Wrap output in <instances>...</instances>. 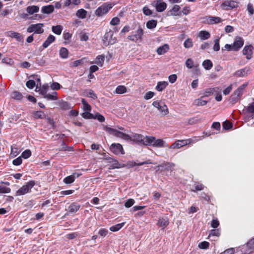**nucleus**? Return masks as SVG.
Here are the masks:
<instances>
[{
	"label": "nucleus",
	"mask_w": 254,
	"mask_h": 254,
	"mask_svg": "<svg viewBox=\"0 0 254 254\" xmlns=\"http://www.w3.org/2000/svg\"><path fill=\"white\" fill-rule=\"evenodd\" d=\"M112 152L116 155L124 154L125 153L123 146L120 143H113L110 146Z\"/></svg>",
	"instance_id": "11"
},
{
	"label": "nucleus",
	"mask_w": 254,
	"mask_h": 254,
	"mask_svg": "<svg viewBox=\"0 0 254 254\" xmlns=\"http://www.w3.org/2000/svg\"><path fill=\"white\" fill-rule=\"evenodd\" d=\"M143 35V30L142 28L139 26L137 29L135 31L134 33L131 35H129L127 37L128 39L137 42L138 41H141L142 36Z\"/></svg>",
	"instance_id": "8"
},
{
	"label": "nucleus",
	"mask_w": 254,
	"mask_h": 254,
	"mask_svg": "<svg viewBox=\"0 0 254 254\" xmlns=\"http://www.w3.org/2000/svg\"><path fill=\"white\" fill-rule=\"evenodd\" d=\"M232 127V124L228 121H225L223 123V127L225 129H229Z\"/></svg>",
	"instance_id": "62"
},
{
	"label": "nucleus",
	"mask_w": 254,
	"mask_h": 254,
	"mask_svg": "<svg viewBox=\"0 0 254 254\" xmlns=\"http://www.w3.org/2000/svg\"><path fill=\"white\" fill-rule=\"evenodd\" d=\"M152 105L157 108L162 115L166 116L169 114L168 109L163 101L160 100L154 101Z\"/></svg>",
	"instance_id": "5"
},
{
	"label": "nucleus",
	"mask_w": 254,
	"mask_h": 254,
	"mask_svg": "<svg viewBox=\"0 0 254 254\" xmlns=\"http://www.w3.org/2000/svg\"><path fill=\"white\" fill-rule=\"evenodd\" d=\"M199 36L202 40H205L208 39L210 37V34L206 31H201L199 32Z\"/></svg>",
	"instance_id": "37"
},
{
	"label": "nucleus",
	"mask_w": 254,
	"mask_h": 254,
	"mask_svg": "<svg viewBox=\"0 0 254 254\" xmlns=\"http://www.w3.org/2000/svg\"><path fill=\"white\" fill-rule=\"evenodd\" d=\"M168 84L167 82L159 81L157 83L155 89L158 91H162L167 86Z\"/></svg>",
	"instance_id": "26"
},
{
	"label": "nucleus",
	"mask_w": 254,
	"mask_h": 254,
	"mask_svg": "<svg viewBox=\"0 0 254 254\" xmlns=\"http://www.w3.org/2000/svg\"><path fill=\"white\" fill-rule=\"evenodd\" d=\"M5 35L12 38H15L17 41L23 42V38L20 33L13 31H9L5 33Z\"/></svg>",
	"instance_id": "10"
},
{
	"label": "nucleus",
	"mask_w": 254,
	"mask_h": 254,
	"mask_svg": "<svg viewBox=\"0 0 254 254\" xmlns=\"http://www.w3.org/2000/svg\"><path fill=\"white\" fill-rule=\"evenodd\" d=\"M247 86V83H244L235 90L230 98V101L232 104H235L241 100L244 90Z\"/></svg>",
	"instance_id": "2"
},
{
	"label": "nucleus",
	"mask_w": 254,
	"mask_h": 254,
	"mask_svg": "<svg viewBox=\"0 0 254 254\" xmlns=\"http://www.w3.org/2000/svg\"><path fill=\"white\" fill-rule=\"evenodd\" d=\"M22 162V160L21 157H19L15 159H14L12 161V163L15 166H18L20 165Z\"/></svg>",
	"instance_id": "60"
},
{
	"label": "nucleus",
	"mask_w": 254,
	"mask_h": 254,
	"mask_svg": "<svg viewBox=\"0 0 254 254\" xmlns=\"http://www.w3.org/2000/svg\"><path fill=\"white\" fill-rule=\"evenodd\" d=\"M75 180V177L73 175H70L65 177L64 180V182L66 184H70L73 183Z\"/></svg>",
	"instance_id": "45"
},
{
	"label": "nucleus",
	"mask_w": 254,
	"mask_h": 254,
	"mask_svg": "<svg viewBox=\"0 0 254 254\" xmlns=\"http://www.w3.org/2000/svg\"><path fill=\"white\" fill-rule=\"evenodd\" d=\"M10 189L8 187H4L0 184V193H7L10 192Z\"/></svg>",
	"instance_id": "51"
},
{
	"label": "nucleus",
	"mask_w": 254,
	"mask_h": 254,
	"mask_svg": "<svg viewBox=\"0 0 254 254\" xmlns=\"http://www.w3.org/2000/svg\"><path fill=\"white\" fill-rule=\"evenodd\" d=\"M19 153L18 149L17 148L11 147L10 155L12 157H16Z\"/></svg>",
	"instance_id": "57"
},
{
	"label": "nucleus",
	"mask_w": 254,
	"mask_h": 254,
	"mask_svg": "<svg viewBox=\"0 0 254 254\" xmlns=\"http://www.w3.org/2000/svg\"><path fill=\"white\" fill-rule=\"evenodd\" d=\"M205 18L206 19V22L209 24H217L221 21V19L219 17L208 16Z\"/></svg>",
	"instance_id": "20"
},
{
	"label": "nucleus",
	"mask_w": 254,
	"mask_h": 254,
	"mask_svg": "<svg viewBox=\"0 0 254 254\" xmlns=\"http://www.w3.org/2000/svg\"><path fill=\"white\" fill-rule=\"evenodd\" d=\"M114 32L112 30H109L106 32L102 39L103 43L105 46L110 44L113 45L116 42L115 37H113Z\"/></svg>",
	"instance_id": "6"
},
{
	"label": "nucleus",
	"mask_w": 254,
	"mask_h": 254,
	"mask_svg": "<svg viewBox=\"0 0 254 254\" xmlns=\"http://www.w3.org/2000/svg\"><path fill=\"white\" fill-rule=\"evenodd\" d=\"M190 143V140H177L174 143H173L169 147V148L171 149H175V148H180L182 147H183Z\"/></svg>",
	"instance_id": "13"
},
{
	"label": "nucleus",
	"mask_w": 254,
	"mask_h": 254,
	"mask_svg": "<svg viewBox=\"0 0 254 254\" xmlns=\"http://www.w3.org/2000/svg\"><path fill=\"white\" fill-rule=\"evenodd\" d=\"M154 6L156 11L158 12H162L164 11L167 7V4L163 1L162 0H156L154 1Z\"/></svg>",
	"instance_id": "14"
},
{
	"label": "nucleus",
	"mask_w": 254,
	"mask_h": 254,
	"mask_svg": "<svg viewBox=\"0 0 254 254\" xmlns=\"http://www.w3.org/2000/svg\"><path fill=\"white\" fill-rule=\"evenodd\" d=\"M85 60V58H82L80 60L74 61L71 64V66L73 67H76L80 64H83Z\"/></svg>",
	"instance_id": "47"
},
{
	"label": "nucleus",
	"mask_w": 254,
	"mask_h": 254,
	"mask_svg": "<svg viewBox=\"0 0 254 254\" xmlns=\"http://www.w3.org/2000/svg\"><path fill=\"white\" fill-rule=\"evenodd\" d=\"M145 145H152L155 147H163L168 146L167 145H165V142L162 139H156L155 137L150 136H146Z\"/></svg>",
	"instance_id": "3"
},
{
	"label": "nucleus",
	"mask_w": 254,
	"mask_h": 254,
	"mask_svg": "<svg viewBox=\"0 0 254 254\" xmlns=\"http://www.w3.org/2000/svg\"><path fill=\"white\" fill-rule=\"evenodd\" d=\"M63 30V27L61 25L53 26L52 31L57 35H60Z\"/></svg>",
	"instance_id": "33"
},
{
	"label": "nucleus",
	"mask_w": 254,
	"mask_h": 254,
	"mask_svg": "<svg viewBox=\"0 0 254 254\" xmlns=\"http://www.w3.org/2000/svg\"><path fill=\"white\" fill-rule=\"evenodd\" d=\"M81 102L83 104V109L86 111H90L91 110V106L83 98L81 99Z\"/></svg>",
	"instance_id": "40"
},
{
	"label": "nucleus",
	"mask_w": 254,
	"mask_h": 254,
	"mask_svg": "<svg viewBox=\"0 0 254 254\" xmlns=\"http://www.w3.org/2000/svg\"><path fill=\"white\" fill-rule=\"evenodd\" d=\"M59 54L62 58L66 59L68 56V50L65 48H62L60 50Z\"/></svg>",
	"instance_id": "31"
},
{
	"label": "nucleus",
	"mask_w": 254,
	"mask_h": 254,
	"mask_svg": "<svg viewBox=\"0 0 254 254\" xmlns=\"http://www.w3.org/2000/svg\"><path fill=\"white\" fill-rule=\"evenodd\" d=\"M36 85V82L34 81V80L30 79L27 81L26 83V85L27 88L29 89H33Z\"/></svg>",
	"instance_id": "50"
},
{
	"label": "nucleus",
	"mask_w": 254,
	"mask_h": 254,
	"mask_svg": "<svg viewBox=\"0 0 254 254\" xmlns=\"http://www.w3.org/2000/svg\"><path fill=\"white\" fill-rule=\"evenodd\" d=\"M253 47L252 45L246 46L243 50V54L246 56L248 60L252 58Z\"/></svg>",
	"instance_id": "17"
},
{
	"label": "nucleus",
	"mask_w": 254,
	"mask_h": 254,
	"mask_svg": "<svg viewBox=\"0 0 254 254\" xmlns=\"http://www.w3.org/2000/svg\"><path fill=\"white\" fill-rule=\"evenodd\" d=\"M59 106L62 110H69L71 108L70 104L65 101H61L59 102Z\"/></svg>",
	"instance_id": "28"
},
{
	"label": "nucleus",
	"mask_w": 254,
	"mask_h": 254,
	"mask_svg": "<svg viewBox=\"0 0 254 254\" xmlns=\"http://www.w3.org/2000/svg\"><path fill=\"white\" fill-rule=\"evenodd\" d=\"M134 203V200L133 199H128L125 203V206L127 208H129L132 206Z\"/></svg>",
	"instance_id": "59"
},
{
	"label": "nucleus",
	"mask_w": 254,
	"mask_h": 254,
	"mask_svg": "<svg viewBox=\"0 0 254 254\" xmlns=\"http://www.w3.org/2000/svg\"><path fill=\"white\" fill-rule=\"evenodd\" d=\"M237 6L236 1L233 0H227L224 1L221 4V7L224 10H228Z\"/></svg>",
	"instance_id": "12"
},
{
	"label": "nucleus",
	"mask_w": 254,
	"mask_h": 254,
	"mask_svg": "<svg viewBox=\"0 0 254 254\" xmlns=\"http://www.w3.org/2000/svg\"><path fill=\"white\" fill-rule=\"evenodd\" d=\"M143 12L145 15H150L152 13L151 10L147 6H144L143 8Z\"/></svg>",
	"instance_id": "64"
},
{
	"label": "nucleus",
	"mask_w": 254,
	"mask_h": 254,
	"mask_svg": "<svg viewBox=\"0 0 254 254\" xmlns=\"http://www.w3.org/2000/svg\"><path fill=\"white\" fill-rule=\"evenodd\" d=\"M80 207V204L77 202H73L68 207L67 211L71 213H75L79 209Z\"/></svg>",
	"instance_id": "21"
},
{
	"label": "nucleus",
	"mask_w": 254,
	"mask_h": 254,
	"mask_svg": "<svg viewBox=\"0 0 254 254\" xmlns=\"http://www.w3.org/2000/svg\"><path fill=\"white\" fill-rule=\"evenodd\" d=\"M151 162H150V160H147L146 161L140 162L138 163H136L134 161H130L128 163L127 165H128L130 167H133L135 166H141L144 164H150Z\"/></svg>",
	"instance_id": "30"
},
{
	"label": "nucleus",
	"mask_w": 254,
	"mask_h": 254,
	"mask_svg": "<svg viewBox=\"0 0 254 254\" xmlns=\"http://www.w3.org/2000/svg\"><path fill=\"white\" fill-rule=\"evenodd\" d=\"M45 98L49 100H58L57 93L53 92L52 94H47V95H45Z\"/></svg>",
	"instance_id": "41"
},
{
	"label": "nucleus",
	"mask_w": 254,
	"mask_h": 254,
	"mask_svg": "<svg viewBox=\"0 0 254 254\" xmlns=\"http://www.w3.org/2000/svg\"><path fill=\"white\" fill-rule=\"evenodd\" d=\"M55 40V37L52 35H49L43 44V47L47 48L51 43Z\"/></svg>",
	"instance_id": "23"
},
{
	"label": "nucleus",
	"mask_w": 254,
	"mask_h": 254,
	"mask_svg": "<svg viewBox=\"0 0 254 254\" xmlns=\"http://www.w3.org/2000/svg\"><path fill=\"white\" fill-rule=\"evenodd\" d=\"M31 151L30 150H26L22 153L20 157L23 158L24 159H27L31 156Z\"/></svg>",
	"instance_id": "54"
},
{
	"label": "nucleus",
	"mask_w": 254,
	"mask_h": 254,
	"mask_svg": "<svg viewBox=\"0 0 254 254\" xmlns=\"http://www.w3.org/2000/svg\"><path fill=\"white\" fill-rule=\"evenodd\" d=\"M11 97L15 100H21L22 98V95L18 91H14L11 93Z\"/></svg>",
	"instance_id": "39"
},
{
	"label": "nucleus",
	"mask_w": 254,
	"mask_h": 254,
	"mask_svg": "<svg viewBox=\"0 0 254 254\" xmlns=\"http://www.w3.org/2000/svg\"><path fill=\"white\" fill-rule=\"evenodd\" d=\"M87 14V11L83 9H79L77 12H76V16L80 18H84Z\"/></svg>",
	"instance_id": "43"
},
{
	"label": "nucleus",
	"mask_w": 254,
	"mask_h": 254,
	"mask_svg": "<svg viewBox=\"0 0 254 254\" xmlns=\"http://www.w3.org/2000/svg\"><path fill=\"white\" fill-rule=\"evenodd\" d=\"M245 108H246L247 113L254 114V102Z\"/></svg>",
	"instance_id": "48"
},
{
	"label": "nucleus",
	"mask_w": 254,
	"mask_h": 254,
	"mask_svg": "<svg viewBox=\"0 0 254 254\" xmlns=\"http://www.w3.org/2000/svg\"><path fill=\"white\" fill-rule=\"evenodd\" d=\"M83 95L86 97H90L93 99H96L97 98V95L91 89L86 90L83 92Z\"/></svg>",
	"instance_id": "25"
},
{
	"label": "nucleus",
	"mask_w": 254,
	"mask_h": 254,
	"mask_svg": "<svg viewBox=\"0 0 254 254\" xmlns=\"http://www.w3.org/2000/svg\"><path fill=\"white\" fill-rule=\"evenodd\" d=\"M169 224V220L167 217L165 218H160L158 219L157 225L161 227L162 229L166 228Z\"/></svg>",
	"instance_id": "19"
},
{
	"label": "nucleus",
	"mask_w": 254,
	"mask_h": 254,
	"mask_svg": "<svg viewBox=\"0 0 254 254\" xmlns=\"http://www.w3.org/2000/svg\"><path fill=\"white\" fill-rule=\"evenodd\" d=\"M246 247L249 248L250 250L254 249V238L251 239L247 243Z\"/></svg>",
	"instance_id": "61"
},
{
	"label": "nucleus",
	"mask_w": 254,
	"mask_h": 254,
	"mask_svg": "<svg viewBox=\"0 0 254 254\" xmlns=\"http://www.w3.org/2000/svg\"><path fill=\"white\" fill-rule=\"evenodd\" d=\"M244 45V41L241 37H236L234 42L233 44L234 51H238Z\"/></svg>",
	"instance_id": "16"
},
{
	"label": "nucleus",
	"mask_w": 254,
	"mask_h": 254,
	"mask_svg": "<svg viewBox=\"0 0 254 254\" xmlns=\"http://www.w3.org/2000/svg\"><path fill=\"white\" fill-rule=\"evenodd\" d=\"M105 57L103 55L98 56L96 58V64L102 66L103 65Z\"/></svg>",
	"instance_id": "46"
},
{
	"label": "nucleus",
	"mask_w": 254,
	"mask_h": 254,
	"mask_svg": "<svg viewBox=\"0 0 254 254\" xmlns=\"http://www.w3.org/2000/svg\"><path fill=\"white\" fill-rule=\"evenodd\" d=\"M209 243L206 241H203L199 243L198 247L200 249H206L209 247Z\"/></svg>",
	"instance_id": "53"
},
{
	"label": "nucleus",
	"mask_w": 254,
	"mask_h": 254,
	"mask_svg": "<svg viewBox=\"0 0 254 254\" xmlns=\"http://www.w3.org/2000/svg\"><path fill=\"white\" fill-rule=\"evenodd\" d=\"M186 66L189 68H191L193 66V62L191 59H188L185 63Z\"/></svg>",
	"instance_id": "58"
},
{
	"label": "nucleus",
	"mask_w": 254,
	"mask_h": 254,
	"mask_svg": "<svg viewBox=\"0 0 254 254\" xmlns=\"http://www.w3.org/2000/svg\"><path fill=\"white\" fill-rule=\"evenodd\" d=\"M43 26L44 25L42 23L31 24L27 28V31L28 33L34 32L35 33L42 34L44 32Z\"/></svg>",
	"instance_id": "9"
},
{
	"label": "nucleus",
	"mask_w": 254,
	"mask_h": 254,
	"mask_svg": "<svg viewBox=\"0 0 254 254\" xmlns=\"http://www.w3.org/2000/svg\"><path fill=\"white\" fill-rule=\"evenodd\" d=\"M250 71L251 68L247 66L236 71L234 73V75L237 77H245L247 76L250 73Z\"/></svg>",
	"instance_id": "15"
},
{
	"label": "nucleus",
	"mask_w": 254,
	"mask_h": 254,
	"mask_svg": "<svg viewBox=\"0 0 254 254\" xmlns=\"http://www.w3.org/2000/svg\"><path fill=\"white\" fill-rule=\"evenodd\" d=\"M113 6V4L112 3H105L97 8L95 11V14L97 16H102L107 13Z\"/></svg>",
	"instance_id": "7"
},
{
	"label": "nucleus",
	"mask_w": 254,
	"mask_h": 254,
	"mask_svg": "<svg viewBox=\"0 0 254 254\" xmlns=\"http://www.w3.org/2000/svg\"><path fill=\"white\" fill-rule=\"evenodd\" d=\"M169 49V45L167 44L158 47L156 50V52L159 55H162L166 53Z\"/></svg>",
	"instance_id": "22"
},
{
	"label": "nucleus",
	"mask_w": 254,
	"mask_h": 254,
	"mask_svg": "<svg viewBox=\"0 0 254 254\" xmlns=\"http://www.w3.org/2000/svg\"><path fill=\"white\" fill-rule=\"evenodd\" d=\"M33 117L36 119H43L46 117V116L43 112L41 111H35L33 113Z\"/></svg>",
	"instance_id": "29"
},
{
	"label": "nucleus",
	"mask_w": 254,
	"mask_h": 254,
	"mask_svg": "<svg viewBox=\"0 0 254 254\" xmlns=\"http://www.w3.org/2000/svg\"><path fill=\"white\" fill-rule=\"evenodd\" d=\"M103 129L109 134H112L117 137L122 138L125 140H130L136 143H141L145 145L146 136L144 137L141 134L134 133L132 135V136H130L128 134H127L125 133L108 126L104 127Z\"/></svg>",
	"instance_id": "1"
},
{
	"label": "nucleus",
	"mask_w": 254,
	"mask_h": 254,
	"mask_svg": "<svg viewBox=\"0 0 254 254\" xmlns=\"http://www.w3.org/2000/svg\"><path fill=\"white\" fill-rule=\"evenodd\" d=\"M127 88L124 85H119L116 88L115 92L117 94H123L127 92Z\"/></svg>",
	"instance_id": "36"
},
{
	"label": "nucleus",
	"mask_w": 254,
	"mask_h": 254,
	"mask_svg": "<svg viewBox=\"0 0 254 254\" xmlns=\"http://www.w3.org/2000/svg\"><path fill=\"white\" fill-rule=\"evenodd\" d=\"M207 103V101L203 100L202 98H198L194 100V105L196 106H204Z\"/></svg>",
	"instance_id": "44"
},
{
	"label": "nucleus",
	"mask_w": 254,
	"mask_h": 254,
	"mask_svg": "<svg viewBox=\"0 0 254 254\" xmlns=\"http://www.w3.org/2000/svg\"><path fill=\"white\" fill-rule=\"evenodd\" d=\"M184 47L186 48H190L193 46V42L190 38L186 39L184 43Z\"/></svg>",
	"instance_id": "49"
},
{
	"label": "nucleus",
	"mask_w": 254,
	"mask_h": 254,
	"mask_svg": "<svg viewBox=\"0 0 254 254\" xmlns=\"http://www.w3.org/2000/svg\"><path fill=\"white\" fill-rule=\"evenodd\" d=\"M200 121V119L197 117L190 118L189 120L188 123L190 125L195 124Z\"/></svg>",
	"instance_id": "56"
},
{
	"label": "nucleus",
	"mask_w": 254,
	"mask_h": 254,
	"mask_svg": "<svg viewBox=\"0 0 254 254\" xmlns=\"http://www.w3.org/2000/svg\"><path fill=\"white\" fill-rule=\"evenodd\" d=\"M125 222H123L121 223H119L116 224L115 225L112 226L110 228V230L112 232H116L120 230L125 225Z\"/></svg>",
	"instance_id": "34"
},
{
	"label": "nucleus",
	"mask_w": 254,
	"mask_h": 254,
	"mask_svg": "<svg viewBox=\"0 0 254 254\" xmlns=\"http://www.w3.org/2000/svg\"><path fill=\"white\" fill-rule=\"evenodd\" d=\"M181 7L179 5L175 4L172 8L168 11V14L171 16H179L181 15L180 12Z\"/></svg>",
	"instance_id": "18"
},
{
	"label": "nucleus",
	"mask_w": 254,
	"mask_h": 254,
	"mask_svg": "<svg viewBox=\"0 0 254 254\" xmlns=\"http://www.w3.org/2000/svg\"><path fill=\"white\" fill-rule=\"evenodd\" d=\"M214 45L213 49L214 51H218L220 50L219 39H215L214 40Z\"/></svg>",
	"instance_id": "55"
},
{
	"label": "nucleus",
	"mask_w": 254,
	"mask_h": 254,
	"mask_svg": "<svg viewBox=\"0 0 254 254\" xmlns=\"http://www.w3.org/2000/svg\"><path fill=\"white\" fill-rule=\"evenodd\" d=\"M39 10V7L36 5L28 6L26 8V11L30 15L37 13Z\"/></svg>",
	"instance_id": "24"
},
{
	"label": "nucleus",
	"mask_w": 254,
	"mask_h": 254,
	"mask_svg": "<svg viewBox=\"0 0 254 254\" xmlns=\"http://www.w3.org/2000/svg\"><path fill=\"white\" fill-rule=\"evenodd\" d=\"M202 65L205 69L209 70L212 68L213 64L210 60H206L203 62Z\"/></svg>",
	"instance_id": "35"
},
{
	"label": "nucleus",
	"mask_w": 254,
	"mask_h": 254,
	"mask_svg": "<svg viewBox=\"0 0 254 254\" xmlns=\"http://www.w3.org/2000/svg\"><path fill=\"white\" fill-rule=\"evenodd\" d=\"M219 235L220 232L218 229H213L210 231L209 237H210V236H219Z\"/></svg>",
	"instance_id": "63"
},
{
	"label": "nucleus",
	"mask_w": 254,
	"mask_h": 254,
	"mask_svg": "<svg viewBox=\"0 0 254 254\" xmlns=\"http://www.w3.org/2000/svg\"><path fill=\"white\" fill-rule=\"evenodd\" d=\"M35 185V181H29L16 191L15 196L22 195L29 192Z\"/></svg>",
	"instance_id": "4"
},
{
	"label": "nucleus",
	"mask_w": 254,
	"mask_h": 254,
	"mask_svg": "<svg viewBox=\"0 0 254 254\" xmlns=\"http://www.w3.org/2000/svg\"><path fill=\"white\" fill-rule=\"evenodd\" d=\"M218 90H219V88L218 87L207 88L205 90V96H210V95L212 94L214 92H217V91Z\"/></svg>",
	"instance_id": "42"
},
{
	"label": "nucleus",
	"mask_w": 254,
	"mask_h": 254,
	"mask_svg": "<svg viewBox=\"0 0 254 254\" xmlns=\"http://www.w3.org/2000/svg\"><path fill=\"white\" fill-rule=\"evenodd\" d=\"M112 164L109 167L110 169H116V168H120L124 167L125 166V165H124V164H121L116 160H114Z\"/></svg>",
	"instance_id": "32"
},
{
	"label": "nucleus",
	"mask_w": 254,
	"mask_h": 254,
	"mask_svg": "<svg viewBox=\"0 0 254 254\" xmlns=\"http://www.w3.org/2000/svg\"><path fill=\"white\" fill-rule=\"evenodd\" d=\"M54 10L53 5H49L48 6H43L42 8V12L43 13L49 14L52 13Z\"/></svg>",
	"instance_id": "27"
},
{
	"label": "nucleus",
	"mask_w": 254,
	"mask_h": 254,
	"mask_svg": "<svg viewBox=\"0 0 254 254\" xmlns=\"http://www.w3.org/2000/svg\"><path fill=\"white\" fill-rule=\"evenodd\" d=\"M157 21L156 20H149L146 23V27L148 29H153L156 27Z\"/></svg>",
	"instance_id": "38"
},
{
	"label": "nucleus",
	"mask_w": 254,
	"mask_h": 254,
	"mask_svg": "<svg viewBox=\"0 0 254 254\" xmlns=\"http://www.w3.org/2000/svg\"><path fill=\"white\" fill-rule=\"evenodd\" d=\"M30 78H32L34 80H36V83H37V85H36V88H38V87L39 86H41V80H40V77L37 75H31L29 77Z\"/></svg>",
	"instance_id": "52"
}]
</instances>
